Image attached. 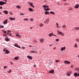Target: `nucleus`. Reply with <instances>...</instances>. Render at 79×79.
<instances>
[{
    "label": "nucleus",
    "mask_w": 79,
    "mask_h": 79,
    "mask_svg": "<svg viewBox=\"0 0 79 79\" xmlns=\"http://www.w3.org/2000/svg\"><path fill=\"white\" fill-rule=\"evenodd\" d=\"M57 32H58V34H61V35H63V36H64V34L63 33H62V32L60 31H57Z\"/></svg>",
    "instance_id": "f257e3e1"
},
{
    "label": "nucleus",
    "mask_w": 79,
    "mask_h": 79,
    "mask_svg": "<svg viewBox=\"0 0 79 79\" xmlns=\"http://www.w3.org/2000/svg\"><path fill=\"white\" fill-rule=\"evenodd\" d=\"M6 2H4L2 1H0V5H5V4H6Z\"/></svg>",
    "instance_id": "f03ea898"
},
{
    "label": "nucleus",
    "mask_w": 79,
    "mask_h": 79,
    "mask_svg": "<svg viewBox=\"0 0 79 79\" xmlns=\"http://www.w3.org/2000/svg\"><path fill=\"white\" fill-rule=\"evenodd\" d=\"M29 5L32 7L33 8H34V6L33 5V4H32V2H29Z\"/></svg>",
    "instance_id": "7ed1b4c3"
},
{
    "label": "nucleus",
    "mask_w": 79,
    "mask_h": 79,
    "mask_svg": "<svg viewBox=\"0 0 79 79\" xmlns=\"http://www.w3.org/2000/svg\"><path fill=\"white\" fill-rule=\"evenodd\" d=\"M74 75L75 77H77V76H79V73L77 74V73H75Z\"/></svg>",
    "instance_id": "20e7f679"
},
{
    "label": "nucleus",
    "mask_w": 79,
    "mask_h": 79,
    "mask_svg": "<svg viewBox=\"0 0 79 79\" xmlns=\"http://www.w3.org/2000/svg\"><path fill=\"white\" fill-rule=\"evenodd\" d=\"M72 72L71 71H69L67 72V76H70V74H71V73H72Z\"/></svg>",
    "instance_id": "39448f33"
},
{
    "label": "nucleus",
    "mask_w": 79,
    "mask_h": 79,
    "mask_svg": "<svg viewBox=\"0 0 79 79\" xmlns=\"http://www.w3.org/2000/svg\"><path fill=\"white\" fill-rule=\"evenodd\" d=\"M64 62L65 63V64H70L71 63V62L68 61H64Z\"/></svg>",
    "instance_id": "423d86ee"
},
{
    "label": "nucleus",
    "mask_w": 79,
    "mask_h": 79,
    "mask_svg": "<svg viewBox=\"0 0 79 79\" xmlns=\"http://www.w3.org/2000/svg\"><path fill=\"white\" fill-rule=\"evenodd\" d=\"M66 49V47L64 46V47H62L60 49V51H63Z\"/></svg>",
    "instance_id": "0eeeda50"
},
{
    "label": "nucleus",
    "mask_w": 79,
    "mask_h": 79,
    "mask_svg": "<svg viewBox=\"0 0 79 79\" xmlns=\"http://www.w3.org/2000/svg\"><path fill=\"white\" fill-rule=\"evenodd\" d=\"M49 73H52V74H53L54 73V70H50L49 72Z\"/></svg>",
    "instance_id": "6e6552de"
},
{
    "label": "nucleus",
    "mask_w": 79,
    "mask_h": 79,
    "mask_svg": "<svg viewBox=\"0 0 79 79\" xmlns=\"http://www.w3.org/2000/svg\"><path fill=\"white\" fill-rule=\"evenodd\" d=\"M8 23V20L7 19H6L3 22L4 24H6Z\"/></svg>",
    "instance_id": "1a4fd4ad"
},
{
    "label": "nucleus",
    "mask_w": 79,
    "mask_h": 79,
    "mask_svg": "<svg viewBox=\"0 0 79 79\" xmlns=\"http://www.w3.org/2000/svg\"><path fill=\"white\" fill-rule=\"evenodd\" d=\"M5 40L7 42H8V41H10V39H8L7 37H6L5 38Z\"/></svg>",
    "instance_id": "9d476101"
},
{
    "label": "nucleus",
    "mask_w": 79,
    "mask_h": 79,
    "mask_svg": "<svg viewBox=\"0 0 79 79\" xmlns=\"http://www.w3.org/2000/svg\"><path fill=\"white\" fill-rule=\"evenodd\" d=\"M27 58H28V59H30V60H32V57H31V56H27Z\"/></svg>",
    "instance_id": "9b49d317"
},
{
    "label": "nucleus",
    "mask_w": 79,
    "mask_h": 79,
    "mask_svg": "<svg viewBox=\"0 0 79 79\" xmlns=\"http://www.w3.org/2000/svg\"><path fill=\"white\" fill-rule=\"evenodd\" d=\"M3 12L6 15H7L8 14V12L6 10H5L4 11H3Z\"/></svg>",
    "instance_id": "f8f14e48"
},
{
    "label": "nucleus",
    "mask_w": 79,
    "mask_h": 79,
    "mask_svg": "<svg viewBox=\"0 0 79 79\" xmlns=\"http://www.w3.org/2000/svg\"><path fill=\"white\" fill-rule=\"evenodd\" d=\"M49 36H50V37H51L52 35H53V36H56V35H55L53 34L52 33H51V34L48 35Z\"/></svg>",
    "instance_id": "ddd939ff"
},
{
    "label": "nucleus",
    "mask_w": 79,
    "mask_h": 79,
    "mask_svg": "<svg viewBox=\"0 0 79 79\" xmlns=\"http://www.w3.org/2000/svg\"><path fill=\"white\" fill-rule=\"evenodd\" d=\"M43 8H48V6L47 5H44L43 7Z\"/></svg>",
    "instance_id": "4468645a"
},
{
    "label": "nucleus",
    "mask_w": 79,
    "mask_h": 79,
    "mask_svg": "<svg viewBox=\"0 0 79 79\" xmlns=\"http://www.w3.org/2000/svg\"><path fill=\"white\" fill-rule=\"evenodd\" d=\"M79 5L78 4L76 5L75 6V8H79Z\"/></svg>",
    "instance_id": "2eb2a0df"
},
{
    "label": "nucleus",
    "mask_w": 79,
    "mask_h": 79,
    "mask_svg": "<svg viewBox=\"0 0 79 79\" xmlns=\"http://www.w3.org/2000/svg\"><path fill=\"white\" fill-rule=\"evenodd\" d=\"M10 53V52L9 51L7 50L6 51V53L5 54H8Z\"/></svg>",
    "instance_id": "dca6fc26"
},
{
    "label": "nucleus",
    "mask_w": 79,
    "mask_h": 79,
    "mask_svg": "<svg viewBox=\"0 0 79 79\" xmlns=\"http://www.w3.org/2000/svg\"><path fill=\"white\" fill-rule=\"evenodd\" d=\"M28 10L30 11H34V10L31 8H29L28 9Z\"/></svg>",
    "instance_id": "f3484780"
},
{
    "label": "nucleus",
    "mask_w": 79,
    "mask_h": 79,
    "mask_svg": "<svg viewBox=\"0 0 79 79\" xmlns=\"http://www.w3.org/2000/svg\"><path fill=\"white\" fill-rule=\"evenodd\" d=\"M9 18L10 20H15V19L11 17H9Z\"/></svg>",
    "instance_id": "a211bd4d"
},
{
    "label": "nucleus",
    "mask_w": 79,
    "mask_h": 79,
    "mask_svg": "<svg viewBox=\"0 0 79 79\" xmlns=\"http://www.w3.org/2000/svg\"><path fill=\"white\" fill-rule=\"evenodd\" d=\"M44 40L43 39H40V42H41V43H42L43 42H44Z\"/></svg>",
    "instance_id": "6ab92c4d"
},
{
    "label": "nucleus",
    "mask_w": 79,
    "mask_h": 79,
    "mask_svg": "<svg viewBox=\"0 0 79 79\" xmlns=\"http://www.w3.org/2000/svg\"><path fill=\"white\" fill-rule=\"evenodd\" d=\"M49 21V20L48 19H47L46 21L44 22V23H47L48 24V21Z\"/></svg>",
    "instance_id": "aec40b11"
},
{
    "label": "nucleus",
    "mask_w": 79,
    "mask_h": 79,
    "mask_svg": "<svg viewBox=\"0 0 79 79\" xmlns=\"http://www.w3.org/2000/svg\"><path fill=\"white\" fill-rule=\"evenodd\" d=\"M45 15H49V12H48V11L45 12Z\"/></svg>",
    "instance_id": "412c9836"
},
{
    "label": "nucleus",
    "mask_w": 79,
    "mask_h": 79,
    "mask_svg": "<svg viewBox=\"0 0 79 79\" xmlns=\"http://www.w3.org/2000/svg\"><path fill=\"white\" fill-rule=\"evenodd\" d=\"M75 30H79V27H77L75 28Z\"/></svg>",
    "instance_id": "4be33fe9"
},
{
    "label": "nucleus",
    "mask_w": 79,
    "mask_h": 79,
    "mask_svg": "<svg viewBox=\"0 0 79 79\" xmlns=\"http://www.w3.org/2000/svg\"><path fill=\"white\" fill-rule=\"evenodd\" d=\"M15 60H18L19 59V57H15Z\"/></svg>",
    "instance_id": "5701e85b"
},
{
    "label": "nucleus",
    "mask_w": 79,
    "mask_h": 79,
    "mask_svg": "<svg viewBox=\"0 0 79 79\" xmlns=\"http://www.w3.org/2000/svg\"><path fill=\"white\" fill-rule=\"evenodd\" d=\"M53 63V61L52 60H51L50 61V63L51 64H52Z\"/></svg>",
    "instance_id": "b1692460"
},
{
    "label": "nucleus",
    "mask_w": 79,
    "mask_h": 79,
    "mask_svg": "<svg viewBox=\"0 0 79 79\" xmlns=\"http://www.w3.org/2000/svg\"><path fill=\"white\" fill-rule=\"evenodd\" d=\"M14 46H15V47H17L18 46V44H15L14 45Z\"/></svg>",
    "instance_id": "393cba45"
},
{
    "label": "nucleus",
    "mask_w": 79,
    "mask_h": 79,
    "mask_svg": "<svg viewBox=\"0 0 79 79\" xmlns=\"http://www.w3.org/2000/svg\"><path fill=\"white\" fill-rule=\"evenodd\" d=\"M44 10H46V11H48V10H50V9L48 8H47V9L44 8Z\"/></svg>",
    "instance_id": "a878e982"
},
{
    "label": "nucleus",
    "mask_w": 79,
    "mask_h": 79,
    "mask_svg": "<svg viewBox=\"0 0 79 79\" xmlns=\"http://www.w3.org/2000/svg\"><path fill=\"white\" fill-rule=\"evenodd\" d=\"M16 37H20L19 38L21 37V36H20V35H18V34L16 35Z\"/></svg>",
    "instance_id": "bb28decb"
},
{
    "label": "nucleus",
    "mask_w": 79,
    "mask_h": 79,
    "mask_svg": "<svg viewBox=\"0 0 79 79\" xmlns=\"http://www.w3.org/2000/svg\"><path fill=\"white\" fill-rule=\"evenodd\" d=\"M66 27V26L65 25H64L62 26V27H63V28H65Z\"/></svg>",
    "instance_id": "cd10ccee"
},
{
    "label": "nucleus",
    "mask_w": 79,
    "mask_h": 79,
    "mask_svg": "<svg viewBox=\"0 0 79 79\" xmlns=\"http://www.w3.org/2000/svg\"><path fill=\"white\" fill-rule=\"evenodd\" d=\"M0 28H3V27H4V26H3V25H0Z\"/></svg>",
    "instance_id": "c85d7f7f"
},
{
    "label": "nucleus",
    "mask_w": 79,
    "mask_h": 79,
    "mask_svg": "<svg viewBox=\"0 0 79 79\" xmlns=\"http://www.w3.org/2000/svg\"><path fill=\"white\" fill-rule=\"evenodd\" d=\"M50 13H51V14H55V12H52V11H51L50 12Z\"/></svg>",
    "instance_id": "c756f323"
},
{
    "label": "nucleus",
    "mask_w": 79,
    "mask_h": 79,
    "mask_svg": "<svg viewBox=\"0 0 79 79\" xmlns=\"http://www.w3.org/2000/svg\"><path fill=\"white\" fill-rule=\"evenodd\" d=\"M7 50V49H6V48H4L3 49V51L4 52H6Z\"/></svg>",
    "instance_id": "7c9ffc66"
},
{
    "label": "nucleus",
    "mask_w": 79,
    "mask_h": 79,
    "mask_svg": "<svg viewBox=\"0 0 79 79\" xmlns=\"http://www.w3.org/2000/svg\"><path fill=\"white\" fill-rule=\"evenodd\" d=\"M74 47H76V48H77V44H75Z\"/></svg>",
    "instance_id": "2f4dec72"
},
{
    "label": "nucleus",
    "mask_w": 79,
    "mask_h": 79,
    "mask_svg": "<svg viewBox=\"0 0 79 79\" xmlns=\"http://www.w3.org/2000/svg\"><path fill=\"white\" fill-rule=\"evenodd\" d=\"M16 7H18V8H20V6L19 5L16 6Z\"/></svg>",
    "instance_id": "473e14b6"
},
{
    "label": "nucleus",
    "mask_w": 79,
    "mask_h": 79,
    "mask_svg": "<svg viewBox=\"0 0 79 79\" xmlns=\"http://www.w3.org/2000/svg\"><path fill=\"white\" fill-rule=\"evenodd\" d=\"M31 52V53H36V52L35 51H32Z\"/></svg>",
    "instance_id": "72a5a7b5"
},
{
    "label": "nucleus",
    "mask_w": 79,
    "mask_h": 79,
    "mask_svg": "<svg viewBox=\"0 0 79 79\" xmlns=\"http://www.w3.org/2000/svg\"><path fill=\"white\" fill-rule=\"evenodd\" d=\"M43 25H44V24H43L42 23H41L40 25V27H42V26H43Z\"/></svg>",
    "instance_id": "f704fd0d"
},
{
    "label": "nucleus",
    "mask_w": 79,
    "mask_h": 79,
    "mask_svg": "<svg viewBox=\"0 0 79 79\" xmlns=\"http://www.w3.org/2000/svg\"><path fill=\"white\" fill-rule=\"evenodd\" d=\"M24 20H25V21H28V19H27V18L24 19Z\"/></svg>",
    "instance_id": "c9c22d12"
},
{
    "label": "nucleus",
    "mask_w": 79,
    "mask_h": 79,
    "mask_svg": "<svg viewBox=\"0 0 79 79\" xmlns=\"http://www.w3.org/2000/svg\"><path fill=\"white\" fill-rule=\"evenodd\" d=\"M33 42H35V43H37V41L35 40H34Z\"/></svg>",
    "instance_id": "e433bc0d"
},
{
    "label": "nucleus",
    "mask_w": 79,
    "mask_h": 79,
    "mask_svg": "<svg viewBox=\"0 0 79 79\" xmlns=\"http://www.w3.org/2000/svg\"><path fill=\"white\" fill-rule=\"evenodd\" d=\"M20 15H24V14L23 13H20Z\"/></svg>",
    "instance_id": "4c0bfd02"
},
{
    "label": "nucleus",
    "mask_w": 79,
    "mask_h": 79,
    "mask_svg": "<svg viewBox=\"0 0 79 79\" xmlns=\"http://www.w3.org/2000/svg\"><path fill=\"white\" fill-rule=\"evenodd\" d=\"M59 39H56V42H58V41H59Z\"/></svg>",
    "instance_id": "58836bf2"
},
{
    "label": "nucleus",
    "mask_w": 79,
    "mask_h": 79,
    "mask_svg": "<svg viewBox=\"0 0 79 79\" xmlns=\"http://www.w3.org/2000/svg\"><path fill=\"white\" fill-rule=\"evenodd\" d=\"M76 41L77 42H79V39H76Z\"/></svg>",
    "instance_id": "ea45409f"
},
{
    "label": "nucleus",
    "mask_w": 79,
    "mask_h": 79,
    "mask_svg": "<svg viewBox=\"0 0 79 79\" xmlns=\"http://www.w3.org/2000/svg\"><path fill=\"white\" fill-rule=\"evenodd\" d=\"M59 61H60L58 60H56V63H57L58 62H59Z\"/></svg>",
    "instance_id": "a19ab883"
},
{
    "label": "nucleus",
    "mask_w": 79,
    "mask_h": 79,
    "mask_svg": "<svg viewBox=\"0 0 79 79\" xmlns=\"http://www.w3.org/2000/svg\"><path fill=\"white\" fill-rule=\"evenodd\" d=\"M7 66H5L4 67V69H6V68H7Z\"/></svg>",
    "instance_id": "79ce46f5"
},
{
    "label": "nucleus",
    "mask_w": 79,
    "mask_h": 79,
    "mask_svg": "<svg viewBox=\"0 0 79 79\" xmlns=\"http://www.w3.org/2000/svg\"><path fill=\"white\" fill-rule=\"evenodd\" d=\"M76 69L78 71H79V68H77Z\"/></svg>",
    "instance_id": "37998d69"
},
{
    "label": "nucleus",
    "mask_w": 79,
    "mask_h": 79,
    "mask_svg": "<svg viewBox=\"0 0 79 79\" xmlns=\"http://www.w3.org/2000/svg\"><path fill=\"white\" fill-rule=\"evenodd\" d=\"M2 31L3 32H4V33H6V31H4L3 30H2Z\"/></svg>",
    "instance_id": "c03bdc74"
},
{
    "label": "nucleus",
    "mask_w": 79,
    "mask_h": 79,
    "mask_svg": "<svg viewBox=\"0 0 79 79\" xmlns=\"http://www.w3.org/2000/svg\"><path fill=\"white\" fill-rule=\"evenodd\" d=\"M73 9L71 7L69 8V10H71Z\"/></svg>",
    "instance_id": "a18cd8bd"
},
{
    "label": "nucleus",
    "mask_w": 79,
    "mask_h": 79,
    "mask_svg": "<svg viewBox=\"0 0 79 79\" xmlns=\"http://www.w3.org/2000/svg\"><path fill=\"white\" fill-rule=\"evenodd\" d=\"M56 25H57V27H58V25H59V24H58V23H56Z\"/></svg>",
    "instance_id": "49530a36"
},
{
    "label": "nucleus",
    "mask_w": 79,
    "mask_h": 79,
    "mask_svg": "<svg viewBox=\"0 0 79 79\" xmlns=\"http://www.w3.org/2000/svg\"><path fill=\"white\" fill-rule=\"evenodd\" d=\"M7 34H9L10 36H11V35H11V34H10L9 33H7Z\"/></svg>",
    "instance_id": "de8ad7c7"
},
{
    "label": "nucleus",
    "mask_w": 79,
    "mask_h": 79,
    "mask_svg": "<svg viewBox=\"0 0 79 79\" xmlns=\"http://www.w3.org/2000/svg\"><path fill=\"white\" fill-rule=\"evenodd\" d=\"M30 21H33V19H30Z\"/></svg>",
    "instance_id": "09e8293b"
},
{
    "label": "nucleus",
    "mask_w": 79,
    "mask_h": 79,
    "mask_svg": "<svg viewBox=\"0 0 79 79\" xmlns=\"http://www.w3.org/2000/svg\"><path fill=\"white\" fill-rule=\"evenodd\" d=\"M17 47H18V48H21V47H20V46H19L18 45V46H17Z\"/></svg>",
    "instance_id": "8fccbe9b"
},
{
    "label": "nucleus",
    "mask_w": 79,
    "mask_h": 79,
    "mask_svg": "<svg viewBox=\"0 0 79 79\" xmlns=\"http://www.w3.org/2000/svg\"><path fill=\"white\" fill-rule=\"evenodd\" d=\"M70 67H71V68H73V65H71Z\"/></svg>",
    "instance_id": "3c124183"
},
{
    "label": "nucleus",
    "mask_w": 79,
    "mask_h": 79,
    "mask_svg": "<svg viewBox=\"0 0 79 79\" xmlns=\"http://www.w3.org/2000/svg\"><path fill=\"white\" fill-rule=\"evenodd\" d=\"M11 71V70H10L8 72L9 73H10V72Z\"/></svg>",
    "instance_id": "603ef678"
},
{
    "label": "nucleus",
    "mask_w": 79,
    "mask_h": 79,
    "mask_svg": "<svg viewBox=\"0 0 79 79\" xmlns=\"http://www.w3.org/2000/svg\"><path fill=\"white\" fill-rule=\"evenodd\" d=\"M11 31H10L9 30H7V32H11Z\"/></svg>",
    "instance_id": "864d4df0"
},
{
    "label": "nucleus",
    "mask_w": 79,
    "mask_h": 79,
    "mask_svg": "<svg viewBox=\"0 0 79 79\" xmlns=\"http://www.w3.org/2000/svg\"><path fill=\"white\" fill-rule=\"evenodd\" d=\"M0 9H2V7L0 6Z\"/></svg>",
    "instance_id": "5fc2aeb1"
},
{
    "label": "nucleus",
    "mask_w": 79,
    "mask_h": 79,
    "mask_svg": "<svg viewBox=\"0 0 79 79\" xmlns=\"http://www.w3.org/2000/svg\"><path fill=\"white\" fill-rule=\"evenodd\" d=\"M10 14H11V15H13V13H11V12L10 13Z\"/></svg>",
    "instance_id": "6e6d98bb"
},
{
    "label": "nucleus",
    "mask_w": 79,
    "mask_h": 79,
    "mask_svg": "<svg viewBox=\"0 0 79 79\" xmlns=\"http://www.w3.org/2000/svg\"><path fill=\"white\" fill-rule=\"evenodd\" d=\"M29 47H32V46H31V45H29Z\"/></svg>",
    "instance_id": "4d7b16f0"
},
{
    "label": "nucleus",
    "mask_w": 79,
    "mask_h": 79,
    "mask_svg": "<svg viewBox=\"0 0 79 79\" xmlns=\"http://www.w3.org/2000/svg\"><path fill=\"white\" fill-rule=\"evenodd\" d=\"M30 29H32V27H31L30 28Z\"/></svg>",
    "instance_id": "13d9d810"
},
{
    "label": "nucleus",
    "mask_w": 79,
    "mask_h": 79,
    "mask_svg": "<svg viewBox=\"0 0 79 79\" xmlns=\"http://www.w3.org/2000/svg\"><path fill=\"white\" fill-rule=\"evenodd\" d=\"M65 5H69V4H67V3H66L65 4Z\"/></svg>",
    "instance_id": "bf43d9fd"
},
{
    "label": "nucleus",
    "mask_w": 79,
    "mask_h": 79,
    "mask_svg": "<svg viewBox=\"0 0 79 79\" xmlns=\"http://www.w3.org/2000/svg\"><path fill=\"white\" fill-rule=\"evenodd\" d=\"M52 45H53V44H52V45H50V46H52Z\"/></svg>",
    "instance_id": "052dcab7"
},
{
    "label": "nucleus",
    "mask_w": 79,
    "mask_h": 79,
    "mask_svg": "<svg viewBox=\"0 0 79 79\" xmlns=\"http://www.w3.org/2000/svg\"><path fill=\"white\" fill-rule=\"evenodd\" d=\"M34 66H35V67L36 66V65H35Z\"/></svg>",
    "instance_id": "680f3d73"
},
{
    "label": "nucleus",
    "mask_w": 79,
    "mask_h": 79,
    "mask_svg": "<svg viewBox=\"0 0 79 79\" xmlns=\"http://www.w3.org/2000/svg\"><path fill=\"white\" fill-rule=\"evenodd\" d=\"M78 58H79V55L78 56Z\"/></svg>",
    "instance_id": "e2e57ef3"
},
{
    "label": "nucleus",
    "mask_w": 79,
    "mask_h": 79,
    "mask_svg": "<svg viewBox=\"0 0 79 79\" xmlns=\"http://www.w3.org/2000/svg\"><path fill=\"white\" fill-rule=\"evenodd\" d=\"M64 1H66V0H64Z\"/></svg>",
    "instance_id": "0e129e2a"
},
{
    "label": "nucleus",
    "mask_w": 79,
    "mask_h": 79,
    "mask_svg": "<svg viewBox=\"0 0 79 79\" xmlns=\"http://www.w3.org/2000/svg\"><path fill=\"white\" fill-rule=\"evenodd\" d=\"M4 37H5V35H4Z\"/></svg>",
    "instance_id": "69168bd1"
},
{
    "label": "nucleus",
    "mask_w": 79,
    "mask_h": 79,
    "mask_svg": "<svg viewBox=\"0 0 79 79\" xmlns=\"http://www.w3.org/2000/svg\"><path fill=\"white\" fill-rule=\"evenodd\" d=\"M2 13H1V12H0V14H1Z\"/></svg>",
    "instance_id": "338daca9"
},
{
    "label": "nucleus",
    "mask_w": 79,
    "mask_h": 79,
    "mask_svg": "<svg viewBox=\"0 0 79 79\" xmlns=\"http://www.w3.org/2000/svg\"><path fill=\"white\" fill-rule=\"evenodd\" d=\"M11 64H13V63H11Z\"/></svg>",
    "instance_id": "774afa93"
}]
</instances>
